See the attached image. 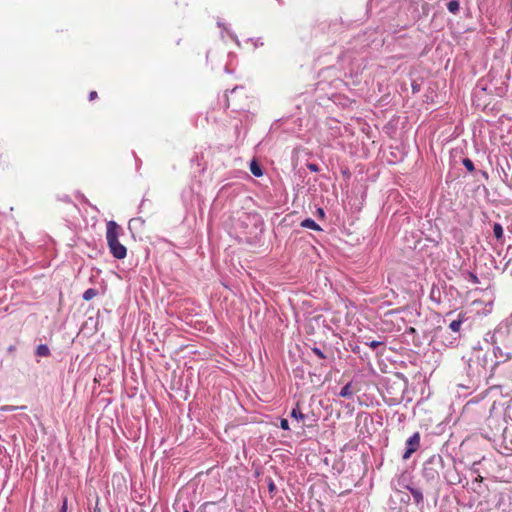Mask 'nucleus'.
<instances>
[{
	"label": "nucleus",
	"mask_w": 512,
	"mask_h": 512,
	"mask_svg": "<svg viewBox=\"0 0 512 512\" xmlns=\"http://www.w3.org/2000/svg\"><path fill=\"white\" fill-rule=\"evenodd\" d=\"M411 494H412L413 498L416 500V502L419 503L423 500V495L419 490L411 489Z\"/></svg>",
	"instance_id": "12"
},
{
	"label": "nucleus",
	"mask_w": 512,
	"mask_h": 512,
	"mask_svg": "<svg viewBox=\"0 0 512 512\" xmlns=\"http://www.w3.org/2000/svg\"><path fill=\"white\" fill-rule=\"evenodd\" d=\"M313 352L321 359L325 358V355L319 348H313Z\"/></svg>",
	"instance_id": "17"
},
{
	"label": "nucleus",
	"mask_w": 512,
	"mask_h": 512,
	"mask_svg": "<svg viewBox=\"0 0 512 512\" xmlns=\"http://www.w3.org/2000/svg\"><path fill=\"white\" fill-rule=\"evenodd\" d=\"M467 319L466 317V313L464 312H461L459 313L458 315V319L457 320H453L450 324H449V328L453 331V332H459L460 329H461V325L462 323Z\"/></svg>",
	"instance_id": "3"
},
{
	"label": "nucleus",
	"mask_w": 512,
	"mask_h": 512,
	"mask_svg": "<svg viewBox=\"0 0 512 512\" xmlns=\"http://www.w3.org/2000/svg\"><path fill=\"white\" fill-rule=\"evenodd\" d=\"M280 427H281L283 430H288V429H289V423H288V420H287V419H281Z\"/></svg>",
	"instance_id": "14"
},
{
	"label": "nucleus",
	"mask_w": 512,
	"mask_h": 512,
	"mask_svg": "<svg viewBox=\"0 0 512 512\" xmlns=\"http://www.w3.org/2000/svg\"><path fill=\"white\" fill-rule=\"evenodd\" d=\"M354 391L352 390L351 383H347L340 391L339 395L344 398L351 397Z\"/></svg>",
	"instance_id": "7"
},
{
	"label": "nucleus",
	"mask_w": 512,
	"mask_h": 512,
	"mask_svg": "<svg viewBox=\"0 0 512 512\" xmlns=\"http://www.w3.org/2000/svg\"><path fill=\"white\" fill-rule=\"evenodd\" d=\"M184 512H188V511L186 510V511H184Z\"/></svg>",
	"instance_id": "23"
},
{
	"label": "nucleus",
	"mask_w": 512,
	"mask_h": 512,
	"mask_svg": "<svg viewBox=\"0 0 512 512\" xmlns=\"http://www.w3.org/2000/svg\"><path fill=\"white\" fill-rule=\"evenodd\" d=\"M67 504H68V500H67V498L65 497V498L63 499V502H62V506H61L60 512H67Z\"/></svg>",
	"instance_id": "18"
},
{
	"label": "nucleus",
	"mask_w": 512,
	"mask_h": 512,
	"mask_svg": "<svg viewBox=\"0 0 512 512\" xmlns=\"http://www.w3.org/2000/svg\"><path fill=\"white\" fill-rule=\"evenodd\" d=\"M98 97V94L96 91H91L90 94H89V100L90 101H93L95 100L96 98Z\"/></svg>",
	"instance_id": "19"
},
{
	"label": "nucleus",
	"mask_w": 512,
	"mask_h": 512,
	"mask_svg": "<svg viewBox=\"0 0 512 512\" xmlns=\"http://www.w3.org/2000/svg\"><path fill=\"white\" fill-rule=\"evenodd\" d=\"M15 349H16V348H15V346H10V347L8 348V350H9L10 352H14V351H15Z\"/></svg>",
	"instance_id": "21"
},
{
	"label": "nucleus",
	"mask_w": 512,
	"mask_h": 512,
	"mask_svg": "<svg viewBox=\"0 0 512 512\" xmlns=\"http://www.w3.org/2000/svg\"><path fill=\"white\" fill-rule=\"evenodd\" d=\"M420 446V435L415 433L406 441V450L403 454V459L407 460Z\"/></svg>",
	"instance_id": "2"
},
{
	"label": "nucleus",
	"mask_w": 512,
	"mask_h": 512,
	"mask_svg": "<svg viewBox=\"0 0 512 512\" xmlns=\"http://www.w3.org/2000/svg\"><path fill=\"white\" fill-rule=\"evenodd\" d=\"M290 416L296 420H304L305 415L300 411L299 405L297 404L296 407L291 411Z\"/></svg>",
	"instance_id": "9"
},
{
	"label": "nucleus",
	"mask_w": 512,
	"mask_h": 512,
	"mask_svg": "<svg viewBox=\"0 0 512 512\" xmlns=\"http://www.w3.org/2000/svg\"><path fill=\"white\" fill-rule=\"evenodd\" d=\"M250 171L256 177H261L263 175L260 165L255 160L250 163Z\"/></svg>",
	"instance_id": "6"
},
{
	"label": "nucleus",
	"mask_w": 512,
	"mask_h": 512,
	"mask_svg": "<svg viewBox=\"0 0 512 512\" xmlns=\"http://www.w3.org/2000/svg\"><path fill=\"white\" fill-rule=\"evenodd\" d=\"M307 167L309 170H311L312 172H318L319 171V167L317 164H314V163H309L307 164Z\"/></svg>",
	"instance_id": "15"
},
{
	"label": "nucleus",
	"mask_w": 512,
	"mask_h": 512,
	"mask_svg": "<svg viewBox=\"0 0 512 512\" xmlns=\"http://www.w3.org/2000/svg\"><path fill=\"white\" fill-rule=\"evenodd\" d=\"M96 295H97V291L93 288H89L84 292L83 299L86 301H89L92 298H94Z\"/></svg>",
	"instance_id": "11"
},
{
	"label": "nucleus",
	"mask_w": 512,
	"mask_h": 512,
	"mask_svg": "<svg viewBox=\"0 0 512 512\" xmlns=\"http://www.w3.org/2000/svg\"><path fill=\"white\" fill-rule=\"evenodd\" d=\"M123 229L115 221H108L106 224V240L110 253L116 259H124L127 255V249L119 242Z\"/></svg>",
	"instance_id": "1"
},
{
	"label": "nucleus",
	"mask_w": 512,
	"mask_h": 512,
	"mask_svg": "<svg viewBox=\"0 0 512 512\" xmlns=\"http://www.w3.org/2000/svg\"><path fill=\"white\" fill-rule=\"evenodd\" d=\"M36 355L40 357L50 356V349L46 344H41L36 348Z\"/></svg>",
	"instance_id": "5"
},
{
	"label": "nucleus",
	"mask_w": 512,
	"mask_h": 512,
	"mask_svg": "<svg viewBox=\"0 0 512 512\" xmlns=\"http://www.w3.org/2000/svg\"><path fill=\"white\" fill-rule=\"evenodd\" d=\"M449 12L456 14L459 11L460 4L458 0H451L447 4Z\"/></svg>",
	"instance_id": "8"
},
{
	"label": "nucleus",
	"mask_w": 512,
	"mask_h": 512,
	"mask_svg": "<svg viewBox=\"0 0 512 512\" xmlns=\"http://www.w3.org/2000/svg\"><path fill=\"white\" fill-rule=\"evenodd\" d=\"M319 215L324 216V211H323V209H319Z\"/></svg>",
	"instance_id": "22"
},
{
	"label": "nucleus",
	"mask_w": 512,
	"mask_h": 512,
	"mask_svg": "<svg viewBox=\"0 0 512 512\" xmlns=\"http://www.w3.org/2000/svg\"><path fill=\"white\" fill-rule=\"evenodd\" d=\"M470 277H471V280H472L474 283H478V278H477V276H475L474 274H471V275H470Z\"/></svg>",
	"instance_id": "20"
},
{
	"label": "nucleus",
	"mask_w": 512,
	"mask_h": 512,
	"mask_svg": "<svg viewBox=\"0 0 512 512\" xmlns=\"http://www.w3.org/2000/svg\"><path fill=\"white\" fill-rule=\"evenodd\" d=\"M493 233H494V236L498 240L502 239V237H503V228H502V226L499 223H495L494 224V226H493Z\"/></svg>",
	"instance_id": "10"
},
{
	"label": "nucleus",
	"mask_w": 512,
	"mask_h": 512,
	"mask_svg": "<svg viewBox=\"0 0 512 512\" xmlns=\"http://www.w3.org/2000/svg\"><path fill=\"white\" fill-rule=\"evenodd\" d=\"M372 349H376L378 346L382 345V342L379 341H371L370 343H367Z\"/></svg>",
	"instance_id": "16"
},
{
	"label": "nucleus",
	"mask_w": 512,
	"mask_h": 512,
	"mask_svg": "<svg viewBox=\"0 0 512 512\" xmlns=\"http://www.w3.org/2000/svg\"><path fill=\"white\" fill-rule=\"evenodd\" d=\"M463 165L469 172H473L475 169L473 162L469 158L463 159Z\"/></svg>",
	"instance_id": "13"
},
{
	"label": "nucleus",
	"mask_w": 512,
	"mask_h": 512,
	"mask_svg": "<svg viewBox=\"0 0 512 512\" xmlns=\"http://www.w3.org/2000/svg\"><path fill=\"white\" fill-rule=\"evenodd\" d=\"M301 226L304 228L320 231L321 227L311 218H307L301 222Z\"/></svg>",
	"instance_id": "4"
}]
</instances>
